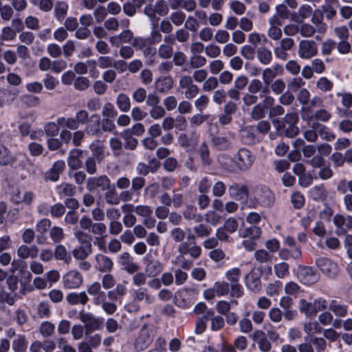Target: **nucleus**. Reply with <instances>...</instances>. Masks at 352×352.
Returning <instances> with one entry per match:
<instances>
[{
    "instance_id": "72a5a7b5",
    "label": "nucleus",
    "mask_w": 352,
    "mask_h": 352,
    "mask_svg": "<svg viewBox=\"0 0 352 352\" xmlns=\"http://www.w3.org/2000/svg\"><path fill=\"white\" fill-rule=\"evenodd\" d=\"M66 300L72 305L80 304L85 305L89 300V297L85 292L79 293L72 292L66 296Z\"/></svg>"
},
{
    "instance_id": "f257e3e1",
    "label": "nucleus",
    "mask_w": 352,
    "mask_h": 352,
    "mask_svg": "<svg viewBox=\"0 0 352 352\" xmlns=\"http://www.w3.org/2000/svg\"><path fill=\"white\" fill-rule=\"evenodd\" d=\"M89 113L85 109L78 110L74 118H58V123L70 130H76L80 125L86 124L89 121Z\"/></svg>"
},
{
    "instance_id": "1a4fd4ad",
    "label": "nucleus",
    "mask_w": 352,
    "mask_h": 352,
    "mask_svg": "<svg viewBox=\"0 0 352 352\" xmlns=\"http://www.w3.org/2000/svg\"><path fill=\"white\" fill-rule=\"evenodd\" d=\"M35 195L32 191L17 190L12 194L11 201L15 205L24 204L29 206L32 204Z\"/></svg>"
},
{
    "instance_id": "603ef678",
    "label": "nucleus",
    "mask_w": 352,
    "mask_h": 352,
    "mask_svg": "<svg viewBox=\"0 0 352 352\" xmlns=\"http://www.w3.org/2000/svg\"><path fill=\"white\" fill-rule=\"evenodd\" d=\"M118 108L122 112H128L131 108V100L129 97L123 93L118 95L116 100Z\"/></svg>"
},
{
    "instance_id": "6ab92c4d",
    "label": "nucleus",
    "mask_w": 352,
    "mask_h": 352,
    "mask_svg": "<svg viewBox=\"0 0 352 352\" xmlns=\"http://www.w3.org/2000/svg\"><path fill=\"white\" fill-rule=\"evenodd\" d=\"M217 160L221 168L226 172L228 173L239 172L234 157L233 158L228 154L223 153L218 156Z\"/></svg>"
},
{
    "instance_id": "6e6d98bb",
    "label": "nucleus",
    "mask_w": 352,
    "mask_h": 352,
    "mask_svg": "<svg viewBox=\"0 0 352 352\" xmlns=\"http://www.w3.org/2000/svg\"><path fill=\"white\" fill-rule=\"evenodd\" d=\"M183 216L185 219L192 220L196 223H199L203 219L202 215L197 213L196 208L193 206H188L183 212Z\"/></svg>"
},
{
    "instance_id": "f704fd0d",
    "label": "nucleus",
    "mask_w": 352,
    "mask_h": 352,
    "mask_svg": "<svg viewBox=\"0 0 352 352\" xmlns=\"http://www.w3.org/2000/svg\"><path fill=\"white\" fill-rule=\"evenodd\" d=\"M163 270V265L158 260H149L145 267L146 274L148 277L154 278Z\"/></svg>"
},
{
    "instance_id": "de8ad7c7",
    "label": "nucleus",
    "mask_w": 352,
    "mask_h": 352,
    "mask_svg": "<svg viewBox=\"0 0 352 352\" xmlns=\"http://www.w3.org/2000/svg\"><path fill=\"white\" fill-rule=\"evenodd\" d=\"M141 8L140 5L135 0H129L122 6L123 12L129 17L134 16L138 10Z\"/></svg>"
},
{
    "instance_id": "4c0bfd02",
    "label": "nucleus",
    "mask_w": 352,
    "mask_h": 352,
    "mask_svg": "<svg viewBox=\"0 0 352 352\" xmlns=\"http://www.w3.org/2000/svg\"><path fill=\"white\" fill-rule=\"evenodd\" d=\"M256 57L259 63L264 65L270 64L273 58L272 52L265 46L256 50Z\"/></svg>"
},
{
    "instance_id": "f3484780",
    "label": "nucleus",
    "mask_w": 352,
    "mask_h": 352,
    "mask_svg": "<svg viewBox=\"0 0 352 352\" xmlns=\"http://www.w3.org/2000/svg\"><path fill=\"white\" fill-rule=\"evenodd\" d=\"M153 342V336L146 326H144L138 336L135 339L134 345L138 350H144L150 346Z\"/></svg>"
},
{
    "instance_id": "58836bf2",
    "label": "nucleus",
    "mask_w": 352,
    "mask_h": 352,
    "mask_svg": "<svg viewBox=\"0 0 352 352\" xmlns=\"http://www.w3.org/2000/svg\"><path fill=\"white\" fill-rule=\"evenodd\" d=\"M197 138L194 132L190 135L182 133L178 137V143L183 148L193 147L197 144Z\"/></svg>"
},
{
    "instance_id": "864d4df0",
    "label": "nucleus",
    "mask_w": 352,
    "mask_h": 352,
    "mask_svg": "<svg viewBox=\"0 0 352 352\" xmlns=\"http://www.w3.org/2000/svg\"><path fill=\"white\" fill-rule=\"evenodd\" d=\"M57 192L60 197H72L76 193V188L69 183H63L57 186Z\"/></svg>"
},
{
    "instance_id": "9d476101",
    "label": "nucleus",
    "mask_w": 352,
    "mask_h": 352,
    "mask_svg": "<svg viewBox=\"0 0 352 352\" xmlns=\"http://www.w3.org/2000/svg\"><path fill=\"white\" fill-rule=\"evenodd\" d=\"M333 221L337 228L338 235L345 234L347 232L352 231V216L344 217L337 214L333 217Z\"/></svg>"
},
{
    "instance_id": "09e8293b",
    "label": "nucleus",
    "mask_w": 352,
    "mask_h": 352,
    "mask_svg": "<svg viewBox=\"0 0 352 352\" xmlns=\"http://www.w3.org/2000/svg\"><path fill=\"white\" fill-rule=\"evenodd\" d=\"M198 153L204 166H209L212 164V160L210 156V151L206 142H203L200 145Z\"/></svg>"
},
{
    "instance_id": "dca6fc26",
    "label": "nucleus",
    "mask_w": 352,
    "mask_h": 352,
    "mask_svg": "<svg viewBox=\"0 0 352 352\" xmlns=\"http://www.w3.org/2000/svg\"><path fill=\"white\" fill-rule=\"evenodd\" d=\"M63 285L67 289L79 287L82 283V276L78 271L68 272L63 278Z\"/></svg>"
},
{
    "instance_id": "20e7f679",
    "label": "nucleus",
    "mask_w": 352,
    "mask_h": 352,
    "mask_svg": "<svg viewBox=\"0 0 352 352\" xmlns=\"http://www.w3.org/2000/svg\"><path fill=\"white\" fill-rule=\"evenodd\" d=\"M316 265L320 272L329 278H335L339 272L338 264L327 257H320L316 260Z\"/></svg>"
},
{
    "instance_id": "7c9ffc66",
    "label": "nucleus",
    "mask_w": 352,
    "mask_h": 352,
    "mask_svg": "<svg viewBox=\"0 0 352 352\" xmlns=\"http://www.w3.org/2000/svg\"><path fill=\"white\" fill-rule=\"evenodd\" d=\"M104 148L103 143L99 140L94 141L89 145V149L92 152L91 157L96 158L98 163H100L104 159Z\"/></svg>"
},
{
    "instance_id": "052dcab7",
    "label": "nucleus",
    "mask_w": 352,
    "mask_h": 352,
    "mask_svg": "<svg viewBox=\"0 0 352 352\" xmlns=\"http://www.w3.org/2000/svg\"><path fill=\"white\" fill-rule=\"evenodd\" d=\"M68 10V4L65 1H58L54 8V15L56 18L62 21L65 17Z\"/></svg>"
},
{
    "instance_id": "5701e85b",
    "label": "nucleus",
    "mask_w": 352,
    "mask_h": 352,
    "mask_svg": "<svg viewBox=\"0 0 352 352\" xmlns=\"http://www.w3.org/2000/svg\"><path fill=\"white\" fill-rule=\"evenodd\" d=\"M83 155V151L79 148H74L69 151L67 159V164L70 168L78 170L82 167V162L81 158Z\"/></svg>"
},
{
    "instance_id": "473e14b6",
    "label": "nucleus",
    "mask_w": 352,
    "mask_h": 352,
    "mask_svg": "<svg viewBox=\"0 0 352 352\" xmlns=\"http://www.w3.org/2000/svg\"><path fill=\"white\" fill-rule=\"evenodd\" d=\"M174 85V80L170 76H163L155 82V89L160 93H166L170 91Z\"/></svg>"
},
{
    "instance_id": "bb28decb",
    "label": "nucleus",
    "mask_w": 352,
    "mask_h": 352,
    "mask_svg": "<svg viewBox=\"0 0 352 352\" xmlns=\"http://www.w3.org/2000/svg\"><path fill=\"white\" fill-rule=\"evenodd\" d=\"M87 293L92 296L93 303L96 305L106 298V293L102 290L101 284L94 282L87 287Z\"/></svg>"
},
{
    "instance_id": "393cba45",
    "label": "nucleus",
    "mask_w": 352,
    "mask_h": 352,
    "mask_svg": "<svg viewBox=\"0 0 352 352\" xmlns=\"http://www.w3.org/2000/svg\"><path fill=\"white\" fill-rule=\"evenodd\" d=\"M274 124L278 132L287 138H294L299 133L300 130L297 125L275 122V121Z\"/></svg>"
},
{
    "instance_id": "680f3d73",
    "label": "nucleus",
    "mask_w": 352,
    "mask_h": 352,
    "mask_svg": "<svg viewBox=\"0 0 352 352\" xmlns=\"http://www.w3.org/2000/svg\"><path fill=\"white\" fill-rule=\"evenodd\" d=\"M300 310L301 312L305 314L308 317H313L316 316L314 303L308 302L304 299L300 300Z\"/></svg>"
},
{
    "instance_id": "8fccbe9b",
    "label": "nucleus",
    "mask_w": 352,
    "mask_h": 352,
    "mask_svg": "<svg viewBox=\"0 0 352 352\" xmlns=\"http://www.w3.org/2000/svg\"><path fill=\"white\" fill-rule=\"evenodd\" d=\"M313 127L318 129V135L322 139L327 141H332L336 138L335 135L329 131L326 126L322 124L319 122H314Z\"/></svg>"
},
{
    "instance_id": "4be33fe9",
    "label": "nucleus",
    "mask_w": 352,
    "mask_h": 352,
    "mask_svg": "<svg viewBox=\"0 0 352 352\" xmlns=\"http://www.w3.org/2000/svg\"><path fill=\"white\" fill-rule=\"evenodd\" d=\"M298 274L302 280L307 285L314 284L319 279V275L311 267L309 266H300L298 268Z\"/></svg>"
},
{
    "instance_id": "2f4dec72",
    "label": "nucleus",
    "mask_w": 352,
    "mask_h": 352,
    "mask_svg": "<svg viewBox=\"0 0 352 352\" xmlns=\"http://www.w3.org/2000/svg\"><path fill=\"white\" fill-rule=\"evenodd\" d=\"M339 7L338 0H324L322 11L327 19H332L336 15V8Z\"/></svg>"
},
{
    "instance_id": "e2e57ef3",
    "label": "nucleus",
    "mask_w": 352,
    "mask_h": 352,
    "mask_svg": "<svg viewBox=\"0 0 352 352\" xmlns=\"http://www.w3.org/2000/svg\"><path fill=\"white\" fill-rule=\"evenodd\" d=\"M263 96L261 94L258 95L250 93L248 91L244 93L242 96V102L243 106L246 107H250L252 105H255L258 103L259 98H262Z\"/></svg>"
},
{
    "instance_id": "c9c22d12",
    "label": "nucleus",
    "mask_w": 352,
    "mask_h": 352,
    "mask_svg": "<svg viewBox=\"0 0 352 352\" xmlns=\"http://www.w3.org/2000/svg\"><path fill=\"white\" fill-rule=\"evenodd\" d=\"M248 91L256 95L259 92L266 94H269L270 89L267 86H264L263 81L258 78H254L248 85Z\"/></svg>"
},
{
    "instance_id": "774afa93",
    "label": "nucleus",
    "mask_w": 352,
    "mask_h": 352,
    "mask_svg": "<svg viewBox=\"0 0 352 352\" xmlns=\"http://www.w3.org/2000/svg\"><path fill=\"white\" fill-rule=\"evenodd\" d=\"M207 63V59L201 55H192L190 58L189 65L192 69H199L204 67Z\"/></svg>"
},
{
    "instance_id": "2eb2a0df",
    "label": "nucleus",
    "mask_w": 352,
    "mask_h": 352,
    "mask_svg": "<svg viewBox=\"0 0 352 352\" xmlns=\"http://www.w3.org/2000/svg\"><path fill=\"white\" fill-rule=\"evenodd\" d=\"M252 340L257 344L258 348L262 352H269L272 349V344L264 331L256 330L250 336Z\"/></svg>"
},
{
    "instance_id": "c85d7f7f",
    "label": "nucleus",
    "mask_w": 352,
    "mask_h": 352,
    "mask_svg": "<svg viewBox=\"0 0 352 352\" xmlns=\"http://www.w3.org/2000/svg\"><path fill=\"white\" fill-rule=\"evenodd\" d=\"M91 118H96V121L89 120L86 124L85 132L91 136H99L102 134L100 129V117L98 114H94Z\"/></svg>"
},
{
    "instance_id": "a211bd4d",
    "label": "nucleus",
    "mask_w": 352,
    "mask_h": 352,
    "mask_svg": "<svg viewBox=\"0 0 352 352\" xmlns=\"http://www.w3.org/2000/svg\"><path fill=\"white\" fill-rule=\"evenodd\" d=\"M234 136L229 135H217L212 138V144L213 146L219 151L230 150L233 148Z\"/></svg>"
},
{
    "instance_id": "bf43d9fd",
    "label": "nucleus",
    "mask_w": 352,
    "mask_h": 352,
    "mask_svg": "<svg viewBox=\"0 0 352 352\" xmlns=\"http://www.w3.org/2000/svg\"><path fill=\"white\" fill-rule=\"evenodd\" d=\"M121 136L124 140V146L128 150H135L138 144V141L136 138L131 135L128 131H123L121 133Z\"/></svg>"
},
{
    "instance_id": "ea45409f",
    "label": "nucleus",
    "mask_w": 352,
    "mask_h": 352,
    "mask_svg": "<svg viewBox=\"0 0 352 352\" xmlns=\"http://www.w3.org/2000/svg\"><path fill=\"white\" fill-rule=\"evenodd\" d=\"M309 193L314 200L322 201L327 199L328 195V192L323 184L312 187L309 190Z\"/></svg>"
},
{
    "instance_id": "c756f323",
    "label": "nucleus",
    "mask_w": 352,
    "mask_h": 352,
    "mask_svg": "<svg viewBox=\"0 0 352 352\" xmlns=\"http://www.w3.org/2000/svg\"><path fill=\"white\" fill-rule=\"evenodd\" d=\"M28 341L24 334H18L12 341V349L14 352H26Z\"/></svg>"
},
{
    "instance_id": "9b49d317",
    "label": "nucleus",
    "mask_w": 352,
    "mask_h": 352,
    "mask_svg": "<svg viewBox=\"0 0 352 352\" xmlns=\"http://www.w3.org/2000/svg\"><path fill=\"white\" fill-rule=\"evenodd\" d=\"M284 74V67L282 65L276 63L270 67H266L262 72V80L265 85H269L276 77Z\"/></svg>"
},
{
    "instance_id": "a18cd8bd",
    "label": "nucleus",
    "mask_w": 352,
    "mask_h": 352,
    "mask_svg": "<svg viewBox=\"0 0 352 352\" xmlns=\"http://www.w3.org/2000/svg\"><path fill=\"white\" fill-rule=\"evenodd\" d=\"M118 196L114 184H111L110 188L105 190L104 197L107 204L116 206L119 204Z\"/></svg>"
},
{
    "instance_id": "f03ea898",
    "label": "nucleus",
    "mask_w": 352,
    "mask_h": 352,
    "mask_svg": "<svg viewBox=\"0 0 352 352\" xmlns=\"http://www.w3.org/2000/svg\"><path fill=\"white\" fill-rule=\"evenodd\" d=\"M274 201V196L271 190L267 186H257L254 190V197L250 200L254 208L258 205L263 207H270Z\"/></svg>"
},
{
    "instance_id": "412c9836",
    "label": "nucleus",
    "mask_w": 352,
    "mask_h": 352,
    "mask_svg": "<svg viewBox=\"0 0 352 352\" xmlns=\"http://www.w3.org/2000/svg\"><path fill=\"white\" fill-rule=\"evenodd\" d=\"M134 37L133 32L126 29L120 32L118 34L110 37L109 42L113 46L119 47L122 43H131Z\"/></svg>"
},
{
    "instance_id": "4d7b16f0",
    "label": "nucleus",
    "mask_w": 352,
    "mask_h": 352,
    "mask_svg": "<svg viewBox=\"0 0 352 352\" xmlns=\"http://www.w3.org/2000/svg\"><path fill=\"white\" fill-rule=\"evenodd\" d=\"M38 331L43 338H49L54 335L55 326L51 322L45 321L40 324Z\"/></svg>"
},
{
    "instance_id": "7ed1b4c3",
    "label": "nucleus",
    "mask_w": 352,
    "mask_h": 352,
    "mask_svg": "<svg viewBox=\"0 0 352 352\" xmlns=\"http://www.w3.org/2000/svg\"><path fill=\"white\" fill-rule=\"evenodd\" d=\"M238 171L245 172L249 170L253 166L256 156L246 148H241L234 155Z\"/></svg>"
},
{
    "instance_id": "4468645a",
    "label": "nucleus",
    "mask_w": 352,
    "mask_h": 352,
    "mask_svg": "<svg viewBox=\"0 0 352 352\" xmlns=\"http://www.w3.org/2000/svg\"><path fill=\"white\" fill-rule=\"evenodd\" d=\"M178 252L182 255H190L194 259L198 258L201 254V248L195 242L184 241L178 245Z\"/></svg>"
},
{
    "instance_id": "c03bdc74",
    "label": "nucleus",
    "mask_w": 352,
    "mask_h": 352,
    "mask_svg": "<svg viewBox=\"0 0 352 352\" xmlns=\"http://www.w3.org/2000/svg\"><path fill=\"white\" fill-rule=\"evenodd\" d=\"M311 23L318 26V32L322 33L324 32L327 26L323 23V12L321 10H316L311 14Z\"/></svg>"
},
{
    "instance_id": "f8f14e48",
    "label": "nucleus",
    "mask_w": 352,
    "mask_h": 352,
    "mask_svg": "<svg viewBox=\"0 0 352 352\" xmlns=\"http://www.w3.org/2000/svg\"><path fill=\"white\" fill-rule=\"evenodd\" d=\"M175 44V38L173 35H166L164 37V43L160 44L157 54L158 56L162 59L168 60L173 55V47Z\"/></svg>"
},
{
    "instance_id": "ddd939ff",
    "label": "nucleus",
    "mask_w": 352,
    "mask_h": 352,
    "mask_svg": "<svg viewBox=\"0 0 352 352\" xmlns=\"http://www.w3.org/2000/svg\"><path fill=\"white\" fill-rule=\"evenodd\" d=\"M95 269L100 273L111 272L113 268V262L112 259L103 254H97L94 258Z\"/></svg>"
},
{
    "instance_id": "39448f33",
    "label": "nucleus",
    "mask_w": 352,
    "mask_h": 352,
    "mask_svg": "<svg viewBox=\"0 0 352 352\" xmlns=\"http://www.w3.org/2000/svg\"><path fill=\"white\" fill-rule=\"evenodd\" d=\"M318 45L313 40H302L298 43V54L302 59H311L318 54Z\"/></svg>"
},
{
    "instance_id": "69168bd1",
    "label": "nucleus",
    "mask_w": 352,
    "mask_h": 352,
    "mask_svg": "<svg viewBox=\"0 0 352 352\" xmlns=\"http://www.w3.org/2000/svg\"><path fill=\"white\" fill-rule=\"evenodd\" d=\"M261 234V229L258 226H251L245 229L241 234V236L243 238H249L252 239H258L260 238Z\"/></svg>"
},
{
    "instance_id": "338daca9",
    "label": "nucleus",
    "mask_w": 352,
    "mask_h": 352,
    "mask_svg": "<svg viewBox=\"0 0 352 352\" xmlns=\"http://www.w3.org/2000/svg\"><path fill=\"white\" fill-rule=\"evenodd\" d=\"M168 19L173 25L180 26L186 19V14L183 11L178 10L171 12Z\"/></svg>"
},
{
    "instance_id": "a19ab883",
    "label": "nucleus",
    "mask_w": 352,
    "mask_h": 352,
    "mask_svg": "<svg viewBox=\"0 0 352 352\" xmlns=\"http://www.w3.org/2000/svg\"><path fill=\"white\" fill-rule=\"evenodd\" d=\"M93 252L92 247L77 246L72 252L74 258L78 261H85Z\"/></svg>"
},
{
    "instance_id": "e433bc0d",
    "label": "nucleus",
    "mask_w": 352,
    "mask_h": 352,
    "mask_svg": "<svg viewBox=\"0 0 352 352\" xmlns=\"http://www.w3.org/2000/svg\"><path fill=\"white\" fill-rule=\"evenodd\" d=\"M313 12V8L311 6L304 4L299 8L297 12L292 14V19L295 22H300L305 19H308Z\"/></svg>"
},
{
    "instance_id": "cd10ccee",
    "label": "nucleus",
    "mask_w": 352,
    "mask_h": 352,
    "mask_svg": "<svg viewBox=\"0 0 352 352\" xmlns=\"http://www.w3.org/2000/svg\"><path fill=\"white\" fill-rule=\"evenodd\" d=\"M65 167V162L58 160L54 163L52 167L45 173V178L46 180L56 182L59 179L60 174L63 171Z\"/></svg>"
},
{
    "instance_id": "49530a36",
    "label": "nucleus",
    "mask_w": 352,
    "mask_h": 352,
    "mask_svg": "<svg viewBox=\"0 0 352 352\" xmlns=\"http://www.w3.org/2000/svg\"><path fill=\"white\" fill-rule=\"evenodd\" d=\"M194 312L197 315H202L201 318L204 320H210L212 318L214 312L212 309L208 308L204 302H199L194 308Z\"/></svg>"
},
{
    "instance_id": "0e129e2a",
    "label": "nucleus",
    "mask_w": 352,
    "mask_h": 352,
    "mask_svg": "<svg viewBox=\"0 0 352 352\" xmlns=\"http://www.w3.org/2000/svg\"><path fill=\"white\" fill-rule=\"evenodd\" d=\"M254 258L260 263H268L272 261L273 256L264 249H260L254 252Z\"/></svg>"
},
{
    "instance_id": "37998d69",
    "label": "nucleus",
    "mask_w": 352,
    "mask_h": 352,
    "mask_svg": "<svg viewBox=\"0 0 352 352\" xmlns=\"http://www.w3.org/2000/svg\"><path fill=\"white\" fill-rule=\"evenodd\" d=\"M133 300L134 302L144 300L147 304H151L153 302L154 298L148 293L146 288L140 287L133 292Z\"/></svg>"
},
{
    "instance_id": "3c124183",
    "label": "nucleus",
    "mask_w": 352,
    "mask_h": 352,
    "mask_svg": "<svg viewBox=\"0 0 352 352\" xmlns=\"http://www.w3.org/2000/svg\"><path fill=\"white\" fill-rule=\"evenodd\" d=\"M54 254L56 259L61 260L66 264H69L72 261L69 253L67 252L65 247L63 245L59 244L56 246Z\"/></svg>"
},
{
    "instance_id": "a878e982",
    "label": "nucleus",
    "mask_w": 352,
    "mask_h": 352,
    "mask_svg": "<svg viewBox=\"0 0 352 352\" xmlns=\"http://www.w3.org/2000/svg\"><path fill=\"white\" fill-rule=\"evenodd\" d=\"M38 248L35 245L28 246L26 244H23L18 248L16 253L17 256L23 259L28 258H35L38 254Z\"/></svg>"
},
{
    "instance_id": "423d86ee",
    "label": "nucleus",
    "mask_w": 352,
    "mask_h": 352,
    "mask_svg": "<svg viewBox=\"0 0 352 352\" xmlns=\"http://www.w3.org/2000/svg\"><path fill=\"white\" fill-rule=\"evenodd\" d=\"M79 319L85 324L86 335L98 330L102 324V320L100 318L95 317L91 313H85L83 311L79 313Z\"/></svg>"
},
{
    "instance_id": "13d9d810",
    "label": "nucleus",
    "mask_w": 352,
    "mask_h": 352,
    "mask_svg": "<svg viewBox=\"0 0 352 352\" xmlns=\"http://www.w3.org/2000/svg\"><path fill=\"white\" fill-rule=\"evenodd\" d=\"M51 240L54 243H59L65 239L64 230L59 226H53L49 231Z\"/></svg>"
},
{
    "instance_id": "0eeeda50",
    "label": "nucleus",
    "mask_w": 352,
    "mask_h": 352,
    "mask_svg": "<svg viewBox=\"0 0 352 352\" xmlns=\"http://www.w3.org/2000/svg\"><path fill=\"white\" fill-rule=\"evenodd\" d=\"M179 85L182 89H184V96L186 99L190 100L195 98L199 92V88L193 82L190 76L185 75L180 77Z\"/></svg>"
},
{
    "instance_id": "6e6552de",
    "label": "nucleus",
    "mask_w": 352,
    "mask_h": 352,
    "mask_svg": "<svg viewBox=\"0 0 352 352\" xmlns=\"http://www.w3.org/2000/svg\"><path fill=\"white\" fill-rule=\"evenodd\" d=\"M111 182L109 177L105 175L88 178L87 181V188L89 191L93 192L97 190L105 191L110 188Z\"/></svg>"
},
{
    "instance_id": "b1692460",
    "label": "nucleus",
    "mask_w": 352,
    "mask_h": 352,
    "mask_svg": "<svg viewBox=\"0 0 352 352\" xmlns=\"http://www.w3.org/2000/svg\"><path fill=\"white\" fill-rule=\"evenodd\" d=\"M118 261L123 269L129 274H133L138 270V265L133 262V258L129 252L120 254Z\"/></svg>"
},
{
    "instance_id": "79ce46f5",
    "label": "nucleus",
    "mask_w": 352,
    "mask_h": 352,
    "mask_svg": "<svg viewBox=\"0 0 352 352\" xmlns=\"http://www.w3.org/2000/svg\"><path fill=\"white\" fill-rule=\"evenodd\" d=\"M248 287L254 292H258L261 289V280L257 274L250 272L245 276Z\"/></svg>"
},
{
    "instance_id": "5fc2aeb1",
    "label": "nucleus",
    "mask_w": 352,
    "mask_h": 352,
    "mask_svg": "<svg viewBox=\"0 0 352 352\" xmlns=\"http://www.w3.org/2000/svg\"><path fill=\"white\" fill-rule=\"evenodd\" d=\"M329 309L332 311L336 316L344 317L347 314L348 307L336 300H332L329 304Z\"/></svg>"
},
{
    "instance_id": "aec40b11",
    "label": "nucleus",
    "mask_w": 352,
    "mask_h": 352,
    "mask_svg": "<svg viewBox=\"0 0 352 352\" xmlns=\"http://www.w3.org/2000/svg\"><path fill=\"white\" fill-rule=\"evenodd\" d=\"M228 193L230 197L236 200H242L245 198H248L249 195V189L246 185L233 183L228 187Z\"/></svg>"
}]
</instances>
